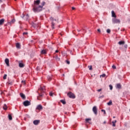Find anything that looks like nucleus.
<instances>
[{
  "label": "nucleus",
  "instance_id": "1",
  "mask_svg": "<svg viewBox=\"0 0 130 130\" xmlns=\"http://www.w3.org/2000/svg\"><path fill=\"white\" fill-rule=\"evenodd\" d=\"M39 4H40V0H37L34 2L33 11L35 13H38L42 11V6L41 5L39 6Z\"/></svg>",
  "mask_w": 130,
  "mask_h": 130
},
{
  "label": "nucleus",
  "instance_id": "2",
  "mask_svg": "<svg viewBox=\"0 0 130 130\" xmlns=\"http://www.w3.org/2000/svg\"><path fill=\"white\" fill-rule=\"evenodd\" d=\"M45 86L43 87L42 86H40V88H39L37 92L39 94V96H38V100H41V99L43 96H44V92H45Z\"/></svg>",
  "mask_w": 130,
  "mask_h": 130
},
{
  "label": "nucleus",
  "instance_id": "3",
  "mask_svg": "<svg viewBox=\"0 0 130 130\" xmlns=\"http://www.w3.org/2000/svg\"><path fill=\"white\" fill-rule=\"evenodd\" d=\"M50 21H51V27L52 29H54V26L56 23H58V20L53 19L52 17L50 18Z\"/></svg>",
  "mask_w": 130,
  "mask_h": 130
},
{
  "label": "nucleus",
  "instance_id": "4",
  "mask_svg": "<svg viewBox=\"0 0 130 130\" xmlns=\"http://www.w3.org/2000/svg\"><path fill=\"white\" fill-rule=\"evenodd\" d=\"M67 95L69 98H72V99H75V98H76V96L75 95V94H74L73 92L71 91L68 92Z\"/></svg>",
  "mask_w": 130,
  "mask_h": 130
},
{
  "label": "nucleus",
  "instance_id": "5",
  "mask_svg": "<svg viewBox=\"0 0 130 130\" xmlns=\"http://www.w3.org/2000/svg\"><path fill=\"white\" fill-rule=\"evenodd\" d=\"M112 22L113 24L120 23V20L119 19H116V17L112 19Z\"/></svg>",
  "mask_w": 130,
  "mask_h": 130
},
{
  "label": "nucleus",
  "instance_id": "6",
  "mask_svg": "<svg viewBox=\"0 0 130 130\" xmlns=\"http://www.w3.org/2000/svg\"><path fill=\"white\" fill-rule=\"evenodd\" d=\"M23 105L25 106H29V105H31V103H30L29 101H25L23 102Z\"/></svg>",
  "mask_w": 130,
  "mask_h": 130
},
{
  "label": "nucleus",
  "instance_id": "7",
  "mask_svg": "<svg viewBox=\"0 0 130 130\" xmlns=\"http://www.w3.org/2000/svg\"><path fill=\"white\" fill-rule=\"evenodd\" d=\"M97 110H98L97 107L94 106L92 108V111H93V113H94L95 114V115H97V114H98Z\"/></svg>",
  "mask_w": 130,
  "mask_h": 130
},
{
  "label": "nucleus",
  "instance_id": "8",
  "mask_svg": "<svg viewBox=\"0 0 130 130\" xmlns=\"http://www.w3.org/2000/svg\"><path fill=\"white\" fill-rule=\"evenodd\" d=\"M33 123H34V124H35V125H38V124H39V123H40V120H35L33 121Z\"/></svg>",
  "mask_w": 130,
  "mask_h": 130
},
{
  "label": "nucleus",
  "instance_id": "9",
  "mask_svg": "<svg viewBox=\"0 0 130 130\" xmlns=\"http://www.w3.org/2000/svg\"><path fill=\"white\" fill-rule=\"evenodd\" d=\"M36 109L37 110H42V109H43V107H42V106L41 105H39L37 107Z\"/></svg>",
  "mask_w": 130,
  "mask_h": 130
},
{
  "label": "nucleus",
  "instance_id": "10",
  "mask_svg": "<svg viewBox=\"0 0 130 130\" xmlns=\"http://www.w3.org/2000/svg\"><path fill=\"white\" fill-rule=\"evenodd\" d=\"M9 62H10V60H9V59L8 58H6L5 59V63H6L7 67H10Z\"/></svg>",
  "mask_w": 130,
  "mask_h": 130
},
{
  "label": "nucleus",
  "instance_id": "11",
  "mask_svg": "<svg viewBox=\"0 0 130 130\" xmlns=\"http://www.w3.org/2000/svg\"><path fill=\"white\" fill-rule=\"evenodd\" d=\"M124 43H125V42L124 41H121L118 43V44H119V45H123V44H124Z\"/></svg>",
  "mask_w": 130,
  "mask_h": 130
},
{
  "label": "nucleus",
  "instance_id": "12",
  "mask_svg": "<svg viewBox=\"0 0 130 130\" xmlns=\"http://www.w3.org/2000/svg\"><path fill=\"white\" fill-rule=\"evenodd\" d=\"M20 96L21 97V98H22V99H26V96H25V94H24L23 93H20Z\"/></svg>",
  "mask_w": 130,
  "mask_h": 130
},
{
  "label": "nucleus",
  "instance_id": "13",
  "mask_svg": "<svg viewBox=\"0 0 130 130\" xmlns=\"http://www.w3.org/2000/svg\"><path fill=\"white\" fill-rule=\"evenodd\" d=\"M19 68H24V65L23 63L19 62Z\"/></svg>",
  "mask_w": 130,
  "mask_h": 130
},
{
  "label": "nucleus",
  "instance_id": "14",
  "mask_svg": "<svg viewBox=\"0 0 130 130\" xmlns=\"http://www.w3.org/2000/svg\"><path fill=\"white\" fill-rule=\"evenodd\" d=\"M112 17H113L114 18H116V15H115V13H114V11H112Z\"/></svg>",
  "mask_w": 130,
  "mask_h": 130
},
{
  "label": "nucleus",
  "instance_id": "15",
  "mask_svg": "<svg viewBox=\"0 0 130 130\" xmlns=\"http://www.w3.org/2000/svg\"><path fill=\"white\" fill-rule=\"evenodd\" d=\"M116 88L117 89H121V85H120V84H117Z\"/></svg>",
  "mask_w": 130,
  "mask_h": 130
},
{
  "label": "nucleus",
  "instance_id": "16",
  "mask_svg": "<svg viewBox=\"0 0 130 130\" xmlns=\"http://www.w3.org/2000/svg\"><path fill=\"white\" fill-rule=\"evenodd\" d=\"M4 22H5L4 19H2L0 20V25H3L4 24Z\"/></svg>",
  "mask_w": 130,
  "mask_h": 130
},
{
  "label": "nucleus",
  "instance_id": "17",
  "mask_svg": "<svg viewBox=\"0 0 130 130\" xmlns=\"http://www.w3.org/2000/svg\"><path fill=\"white\" fill-rule=\"evenodd\" d=\"M16 47L17 48H21V45H20V43H17L16 44Z\"/></svg>",
  "mask_w": 130,
  "mask_h": 130
},
{
  "label": "nucleus",
  "instance_id": "18",
  "mask_svg": "<svg viewBox=\"0 0 130 130\" xmlns=\"http://www.w3.org/2000/svg\"><path fill=\"white\" fill-rule=\"evenodd\" d=\"M60 101V103H62V104H63L64 105H66V104L67 103V102H66V101L63 100H61Z\"/></svg>",
  "mask_w": 130,
  "mask_h": 130
},
{
  "label": "nucleus",
  "instance_id": "19",
  "mask_svg": "<svg viewBox=\"0 0 130 130\" xmlns=\"http://www.w3.org/2000/svg\"><path fill=\"white\" fill-rule=\"evenodd\" d=\"M15 22H16V20H15V19H13L10 22V24H14V23H15Z\"/></svg>",
  "mask_w": 130,
  "mask_h": 130
},
{
  "label": "nucleus",
  "instance_id": "20",
  "mask_svg": "<svg viewBox=\"0 0 130 130\" xmlns=\"http://www.w3.org/2000/svg\"><path fill=\"white\" fill-rule=\"evenodd\" d=\"M42 54H46V51L45 50H43L41 51Z\"/></svg>",
  "mask_w": 130,
  "mask_h": 130
},
{
  "label": "nucleus",
  "instance_id": "21",
  "mask_svg": "<svg viewBox=\"0 0 130 130\" xmlns=\"http://www.w3.org/2000/svg\"><path fill=\"white\" fill-rule=\"evenodd\" d=\"M3 109H4V110H7V109H8V107L7 106V105H4V106H3Z\"/></svg>",
  "mask_w": 130,
  "mask_h": 130
},
{
  "label": "nucleus",
  "instance_id": "22",
  "mask_svg": "<svg viewBox=\"0 0 130 130\" xmlns=\"http://www.w3.org/2000/svg\"><path fill=\"white\" fill-rule=\"evenodd\" d=\"M112 104V101H110L109 102L107 103V105L110 106Z\"/></svg>",
  "mask_w": 130,
  "mask_h": 130
},
{
  "label": "nucleus",
  "instance_id": "23",
  "mask_svg": "<svg viewBox=\"0 0 130 130\" xmlns=\"http://www.w3.org/2000/svg\"><path fill=\"white\" fill-rule=\"evenodd\" d=\"M8 117H9V120H12V119H13V117H12L11 115H9Z\"/></svg>",
  "mask_w": 130,
  "mask_h": 130
},
{
  "label": "nucleus",
  "instance_id": "24",
  "mask_svg": "<svg viewBox=\"0 0 130 130\" xmlns=\"http://www.w3.org/2000/svg\"><path fill=\"white\" fill-rule=\"evenodd\" d=\"M47 79L48 81H51V76H48Z\"/></svg>",
  "mask_w": 130,
  "mask_h": 130
},
{
  "label": "nucleus",
  "instance_id": "25",
  "mask_svg": "<svg viewBox=\"0 0 130 130\" xmlns=\"http://www.w3.org/2000/svg\"><path fill=\"white\" fill-rule=\"evenodd\" d=\"M91 121V119L90 118H87L85 119V121L86 122H89V121Z\"/></svg>",
  "mask_w": 130,
  "mask_h": 130
},
{
  "label": "nucleus",
  "instance_id": "26",
  "mask_svg": "<svg viewBox=\"0 0 130 130\" xmlns=\"http://www.w3.org/2000/svg\"><path fill=\"white\" fill-rule=\"evenodd\" d=\"M41 5H42L41 6V7H42V8H43V6H45V2H43L42 3Z\"/></svg>",
  "mask_w": 130,
  "mask_h": 130
},
{
  "label": "nucleus",
  "instance_id": "27",
  "mask_svg": "<svg viewBox=\"0 0 130 130\" xmlns=\"http://www.w3.org/2000/svg\"><path fill=\"white\" fill-rule=\"evenodd\" d=\"M88 68L89 71H92V66H88Z\"/></svg>",
  "mask_w": 130,
  "mask_h": 130
},
{
  "label": "nucleus",
  "instance_id": "28",
  "mask_svg": "<svg viewBox=\"0 0 130 130\" xmlns=\"http://www.w3.org/2000/svg\"><path fill=\"white\" fill-rule=\"evenodd\" d=\"M25 19L26 20H28L29 19V15L26 14V15L25 16Z\"/></svg>",
  "mask_w": 130,
  "mask_h": 130
},
{
  "label": "nucleus",
  "instance_id": "29",
  "mask_svg": "<svg viewBox=\"0 0 130 130\" xmlns=\"http://www.w3.org/2000/svg\"><path fill=\"white\" fill-rule=\"evenodd\" d=\"M7 74H5L4 76L3 77L4 80H6L7 79Z\"/></svg>",
  "mask_w": 130,
  "mask_h": 130
},
{
  "label": "nucleus",
  "instance_id": "30",
  "mask_svg": "<svg viewBox=\"0 0 130 130\" xmlns=\"http://www.w3.org/2000/svg\"><path fill=\"white\" fill-rule=\"evenodd\" d=\"M55 58L56 59V60L59 61L60 60V58L58 57V56H56L55 57Z\"/></svg>",
  "mask_w": 130,
  "mask_h": 130
},
{
  "label": "nucleus",
  "instance_id": "31",
  "mask_svg": "<svg viewBox=\"0 0 130 130\" xmlns=\"http://www.w3.org/2000/svg\"><path fill=\"white\" fill-rule=\"evenodd\" d=\"M102 112H104V114H106V112L105 111V110L102 109Z\"/></svg>",
  "mask_w": 130,
  "mask_h": 130
},
{
  "label": "nucleus",
  "instance_id": "32",
  "mask_svg": "<svg viewBox=\"0 0 130 130\" xmlns=\"http://www.w3.org/2000/svg\"><path fill=\"white\" fill-rule=\"evenodd\" d=\"M107 32L109 34L110 33V32H111V30L109 29H107Z\"/></svg>",
  "mask_w": 130,
  "mask_h": 130
},
{
  "label": "nucleus",
  "instance_id": "33",
  "mask_svg": "<svg viewBox=\"0 0 130 130\" xmlns=\"http://www.w3.org/2000/svg\"><path fill=\"white\" fill-rule=\"evenodd\" d=\"M109 87H110V89L111 90H112V89H113V87L112 86V85H109Z\"/></svg>",
  "mask_w": 130,
  "mask_h": 130
},
{
  "label": "nucleus",
  "instance_id": "34",
  "mask_svg": "<svg viewBox=\"0 0 130 130\" xmlns=\"http://www.w3.org/2000/svg\"><path fill=\"white\" fill-rule=\"evenodd\" d=\"M112 69H114V70H115V69H116V67H115V66H114V65H113L112 66Z\"/></svg>",
  "mask_w": 130,
  "mask_h": 130
},
{
  "label": "nucleus",
  "instance_id": "35",
  "mask_svg": "<svg viewBox=\"0 0 130 130\" xmlns=\"http://www.w3.org/2000/svg\"><path fill=\"white\" fill-rule=\"evenodd\" d=\"M106 76V75L103 74V75H101V77H102L103 78H105Z\"/></svg>",
  "mask_w": 130,
  "mask_h": 130
},
{
  "label": "nucleus",
  "instance_id": "36",
  "mask_svg": "<svg viewBox=\"0 0 130 130\" xmlns=\"http://www.w3.org/2000/svg\"><path fill=\"white\" fill-rule=\"evenodd\" d=\"M49 95H50V96H53V93H52V92H50Z\"/></svg>",
  "mask_w": 130,
  "mask_h": 130
},
{
  "label": "nucleus",
  "instance_id": "37",
  "mask_svg": "<svg viewBox=\"0 0 130 130\" xmlns=\"http://www.w3.org/2000/svg\"><path fill=\"white\" fill-rule=\"evenodd\" d=\"M116 120H115V121H113L112 122V123H114V124H115V123H116Z\"/></svg>",
  "mask_w": 130,
  "mask_h": 130
},
{
  "label": "nucleus",
  "instance_id": "38",
  "mask_svg": "<svg viewBox=\"0 0 130 130\" xmlns=\"http://www.w3.org/2000/svg\"><path fill=\"white\" fill-rule=\"evenodd\" d=\"M66 62H67V64H70V61L67 60V61H66Z\"/></svg>",
  "mask_w": 130,
  "mask_h": 130
},
{
  "label": "nucleus",
  "instance_id": "39",
  "mask_svg": "<svg viewBox=\"0 0 130 130\" xmlns=\"http://www.w3.org/2000/svg\"><path fill=\"white\" fill-rule=\"evenodd\" d=\"M27 34H28L27 32H23V35H27Z\"/></svg>",
  "mask_w": 130,
  "mask_h": 130
},
{
  "label": "nucleus",
  "instance_id": "40",
  "mask_svg": "<svg viewBox=\"0 0 130 130\" xmlns=\"http://www.w3.org/2000/svg\"><path fill=\"white\" fill-rule=\"evenodd\" d=\"M101 91H102V89H100L98 90V92H101Z\"/></svg>",
  "mask_w": 130,
  "mask_h": 130
},
{
  "label": "nucleus",
  "instance_id": "41",
  "mask_svg": "<svg viewBox=\"0 0 130 130\" xmlns=\"http://www.w3.org/2000/svg\"><path fill=\"white\" fill-rule=\"evenodd\" d=\"M124 47L125 48H127V45H125L124 46Z\"/></svg>",
  "mask_w": 130,
  "mask_h": 130
},
{
  "label": "nucleus",
  "instance_id": "42",
  "mask_svg": "<svg viewBox=\"0 0 130 130\" xmlns=\"http://www.w3.org/2000/svg\"><path fill=\"white\" fill-rule=\"evenodd\" d=\"M104 98V95H102L99 97V98Z\"/></svg>",
  "mask_w": 130,
  "mask_h": 130
},
{
  "label": "nucleus",
  "instance_id": "43",
  "mask_svg": "<svg viewBox=\"0 0 130 130\" xmlns=\"http://www.w3.org/2000/svg\"><path fill=\"white\" fill-rule=\"evenodd\" d=\"M98 31L100 33L101 32V30H100V29H98Z\"/></svg>",
  "mask_w": 130,
  "mask_h": 130
},
{
  "label": "nucleus",
  "instance_id": "44",
  "mask_svg": "<svg viewBox=\"0 0 130 130\" xmlns=\"http://www.w3.org/2000/svg\"><path fill=\"white\" fill-rule=\"evenodd\" d=\"M72 10H76V8L75 7H72Z\"/></svg>",
  "mask_w": 130,
  "mask_h": 130
},
{
  "label": "nucleus",
  "instance_id": "45",
  "mask_svg": "<svg viewBox=\"0 0 130 130\" xmlns=\"http://www.w3.org/2000/svg\"><path fill=\"white\" fill-rule=\"evenodd\" d=\"M22 83H23L24 84H25V81L22 80Z\"/></svg>",
  "mask_w": 130,
  "mask_h": 130
},
{
  "label": "nucleus",
  "instance_id": "46",
  "mask_svg": "<svg viewBox=\"0 0 130 130\" xmlns=\"http://www.w3.org/2000/svg\"><path fill=\"white\" fill-rule=\"evenodd\" d=\"M55 52H56V53H57V52H58V50H56V51H55Z\"/></svg>",
  "mask_w": 130,
  "mask_h": 130
},
{
  "label": "nucleus",
  "instance_id": "47",
  "mask_svg": "<svg viewBox=\"0 0 130 130\" xmlns=\"http://www.w3.org/2000/svg\"><path fill=\"white\" fill-rule=\"evenodd\" d=\"M113 126H115V124L113 123Z\"/></svg>",
  "mask_w": 130,
  "mask_h": 130
},
{
  "label": "nucleus",
  "instance_id": "48",
  "mask_svg": "<svg viewBox=\"0 0 130 130\" xmlns=\"http://www.w3.org/2000/svg\"><path fill=\"white\" fill-rule=\"evenodd\" d=\"M1 3H3V0H0V4Z\"/></svg>",
  "mask_w": 130,
  "mask_h": 130
},
{
  "label": "nucleus",
  "instance_id": "49",
  "mask_svg": "<svg viewBox=\"0 0 130 130\" xmlns=\"http://www.w3.org/2000/svg\"><path fill=\"white\" fill-rule=\"evenodd\" d=\"M37 69L38 70H39V67H37Z\"/></svg>",
  "mask_w": 130,
  "mask_h": 130
},
{
  "label": "nucleus",
  "instance_id": "50",
  "mask_svg": "<svg viewBox=\"0 0 130 130\" xmlns=\"http://www.w3.org/2000/svg\"><path fill=\"white\" fill-rule=\"evenodd\" d=\"M104 124L106 123V121H104Z\"/></svg>",
  "mask_w": 130,
  "mask_h": 130
},
{
  "label": "nucleus",
  "instance_id": "51",
  "mask_svg": "<svg viewBox=\"0 0 130 130\" xmlns=\"http://www.w3.org/2000/svg\"><path fill=\"white\" fill-rule=\"evenodd\" d=\"M113 118H115V116H114Z\"/></svg>",
  "mask_w": 130,
  "mask_h": 130
},
{
  "label": "nucleus",
  "instance_id": "52",
  "mask_svg": "<svg viewBox=\"0 0 130 130\" xmlns=\"http://www.w3.org/2000/svg\"><path fill=\"white\" fill-rule=\"evenodd\" d=\"M78 32H80V30H78Z\"/></svg>",
  "mask_w": 130,
  "mask_h": 130
},
{
  "label": "nucleus",
  "instance_id": "53",
  "mask_svg": "<svg viewBox=\"0 0 130 130\" xmlns=\"http://www.w3.org/2000/svg\"><path fill=\"white\" fill-rule=\"evenodd\" d=\"M68 113H66V114H67Z\"/></svg>",
  "mask_w": 130,
  "mask_h": 130
},
{
  "label": "nucleus",
  "instance_id": "54",
  "mask_svg": "<svg viewBox=\"0 0 130 130\" xmlns=\"http://www.w3.org/2000/svg\"><path fill=\"white\" fill-rule=\"evenodd\" d=\"M14 1H17V0H14Z\"/></svg>",
  "mask_w": 130,
  "mask_h": 130
}]
</instances>
